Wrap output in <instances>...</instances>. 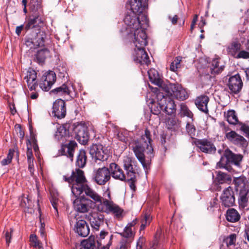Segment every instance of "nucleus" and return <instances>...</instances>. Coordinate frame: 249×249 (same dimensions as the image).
<instances>
[{"label": "nucleus", "instance_id": "f257e3e1", "mask_svg": "<svg viewBox=\"0 0 249 249\" xmlns=\"http://www.w3.org/2000/svg\"><path fill=\"white\" fill-rule=\"evenodd\" d=\"M150 131L146 129L141 138L129 143V147L147 172L150 169V160L154 156Z\"/></svg>", "mask_w": 249, "mask_h": 249}, {"label": "nucleus", "instance_id": "f03ea898", "mask_svg": "<svg viewBox=\"0 0 249 249\" xmlns=\"http://www.w3.org/2000/svg\"><path fill=\"white\" fill-rule=\"evenodd\" d=\"M63 178L65 181L72 184L71 192L75 197L81 195L84 192L87 196L91 199L92 197L90 193H92V192H96L86 184L87 180L84 173L79 169H76L75 171H73L70 177L63 176Z\"/></svg>", "mask_w": 249, "mask_h": 249}, {"label": "nucleus", "instance_id": "7ed1b4c3", "mask_svg": "<svg viewBox=\"0 0 249 249\" xmlns=\"http://www.w3.org/2000/svg\"><path fill=\"white\" fill-rule=\"evenodd\" d=\"M92 193H90L92 197L91 199L96 204V208L98 212H105L107 213H111L118 218L123 217L124 210L111 200L109 191L106 192L108 199L103 198L97 192H92Z\"/></svg>", "mask_w": 249, "mask_h": 249}, {"label": "nucleus", "instance_id": "20e7f679", "mask_svg": "<svg viewBox=\"0 0 249 249\" xmlns=\"http://www.w3.org/2000/svg\"><path fill=\"white\" fill-rule=\"evenodd\" d=\"M71 126L70 123H66L57 127L54 135L55 140L62 143L61 149L59 150L61 154L67 155L71 160H73L75 149L77 147V144L74 141H70L68 144H63L70 137L69 129Z\"/></svg>", "mask_w": 249, "mask_h": 249}, {"label": "nucleus", "instance_id": "39448f33", "mask_svg": "<svg viewBox=\"0 0 249 249\" xmlns=\"http://www.w3.org/2000/svg\"><path fill=\"white\" fill-rule=\"evenodd\" d=\"M243 158L242 155L234 154L229 148H227L224 151L223 156L221 157L220 161L217 162V166L219 168L225 169L231 173L236 174L237 173V171L232 167L231 164L240 167Z\"/></svg>", "mask_w": 249, "mask_h": 249}, {"label": "nucleus", "instance_id": "423d86ee", "mask_svg": "<svg viewBox=\"0 0 249 249\" xmlns=\"http://www.w3.org/2000/svg\"><path fill=\"white\" fill-rule=\"evenodd\" d=\"M233 183L235 190L239 193V200L245 203L248 201V195L249 193V182L244 176L234 178Z\"/></svg>", "mask_w": 249, "mask_h": 249}, {"label": "nucleus", "instance_id": "0eeeda50", "mask_svg": "<svg viewBox=\"0 0 249 249\" xmlns=\"http://www.w3.org/2000/svg\"><path fill=\"white\" fill-rule=\"evenodd\" d=\"M153 91L156 93L159 105L162 107L163 111L166 114L172 115L175 113L176 105L174 100L169 96H165L157 88H154Z\"/></svg>", "mask_w": 249, "mask_h": 249}, {"label": "nucleus", "instance_id": "6e6552de", "mask_svg": "<svg viewBox=\"0 0 249 249\" xmlns=\"http://www.w3.org/2000/svg\"><path fill=\"white\" fill-rule=\"evenodd\" d=\"M162 91L179 101H184L188 97L186 90L178 84H167Z\"/></svg>", "mask_w": 249, "mask_h": 249}, {"label": "nucleus", "instance_id": "1a4fd4ad", "mask_svg": "<svg viewBox=\"0 0 249 249\" xmlns=\"http://www.w3.org/2000/svg\"><path fill=\"white\" fill-rule=\"evenodd\" d=\"M89 154L92 158L102 161L107 160L109 157L107 147L101 144H93L90 146Z\"/></svg>", "mask_w": 249, "mask_h": 249}, {"label": "nucleus", "instance_id": "9d476101", "mask_svg": "<svg viewBox=\"0 0 249 249\" xmlns=\"http://www.w3.org/2000/svg\"><path fill=\"white\" fill-rule=\"evenodd\" d=\"M110 179L109 169L105 165L95 169L93 171V179L99 185H105Z\"/></svg>", "mask_w": 249, "mask_h": 249}, {"label": "nucleus", "instance_id": "9b49d317", "mask_svg": "<svg viewBox=\"0 0 249 249\" xmlns=\"http://www.w3.org/2000/svg\"><path fill=\"white\" fill-rule=\"evenodd\" d=\"M72 126L73 130L75 133V139L81 144H85L89 139L88 127L82 123L73 124Z\"/></svg>", "mask_w": 249, "mask_h": 249}, {"label": "nucleus", "instance_id": "f8f14e48", "mask_svg": "<svg viewBox=\"0 0 249 249\" xmlns=\"http://www.w3.org/2000/svg\"><path fill=\"white\" fill-rule=\"evenodd\" d=\"M220 199L222 206L225 207L233 206L235 204V196L232 188L229 186L224 189Z\"/></svg>", "mask_w": 249, "mask_h": 249}, {"label": "nucleus", "instance_id": "ddd939ff", "mask_svg": "<svg viewBox=\"0 0 249 249\" xmlns=\"http://www.w3.org/2000/svg\"><path fill=\"white\" fill-rule=\"evenodd\" d=\"M125 24L127 26L126 30L130 32H134L141 28L139 18L134 13H127L124 19Z\"/></svg>", "mask_w": 249, "mask_h": 249}, {"label": "nucleus", "instance_id": "4468645a", "mask_svg": "<svg viewBox=\"0 0 249 249\" xmlns=\"http://www.w3.org/2000/svg\"><path fill=\"white\" fill-rule=\"evenodd\" d=\"M73 201L74 210L79 213H85L89 210V202L91 200L85 196H78Z\"/></svg>", "mask_w": 249, "mask_h": 249}, {"label": "nucleus", "instance_id": "2eb2a0df", "mask_svg": "<svg viewBox=\"0 0 249 249\" xmlns=\"http://www.w3.org/2000/svg\"><path fill=\"white\" fill-rule=\"evenodd\" d=\"M225 137L231 142L237 146L245 147L248 144L245 138L234 131L231 130L229 132L226 133Z\"/></svg>", "mask_w": 249, "mask_h": 249}, {"label": "nucleus", "instance_id": "dca6fc26", "mask_svg": "<svg viewBox=\"0 0 249 249\" xmlns=\"http://www.w3.org/2000/svg\"><path fill=\"white\" fill-rule=\"evenodd\" d=\"M133 42L135 48H144L147 44V36L145 32L142 28L138 29L134 32Z\"/></svg>", "mask_w": 249, "mask_h": 249}, {"label": "nucleus", "instance_id": "f3484780", "mask_svg": "<svg viewBox=\"0 0 249 249\" xmlns=\"http://www.w3.org/2000/svg\"><path fill=\"white\" fill-rule=\"evenodd\" d=\"M195 144L202 152L213 154L216 151V148L213 143L207 139L197 140Z\"/></svg>", "mask_w": 249, "mask_h": 249}, {"label": "nucleus", "instance_id": "a211bd4d", "mask_svg": "<svg viewBox=\"0 0 249 249\" xmlns=\"http://www.w3.org/2000/svg\"><path fill=\"white\" fill-rule=\"evenodd\" d=\"M52 114L58 119H62L66 114V103L63 100H56L53 104Z\"/></svg>", "mask_w": 249, "mask_h": 249}, {"label": "nucleus", "instance_id": "6ab92c4d", "mask_svg": "<svg viewBox=\"0 0 249 249\" xmlns=\"http://www.w3.org/2000/svg\"><path fill=\"white\" fill-rule=\"evenodd\" d=\"M133 60L137 63L142 65H148L150 61L149 56L145 52L144 47L142 48H135L133 53Z\"/></svg>", "mask_w": 249, "mask_h": 249}, {"label": "nucleus", "instance_id": "aec40b11", "mask_svg": "<svg viewBox=\"0 0 249 249\" xmlns=\"http://www.w3.org/2000/svg\"><path fill=\"white\" fill-rule=\"evenodd\" d=\"M110 177L122 181H126V176L121 167L115 162L110 163L108 167Z\"/></svg>", "mask_w": 249, "mask_h": 249}, {"label": "nucleus", "instance_id": "412c9836", "mask_svg": "<svg viewBox=\"0 0 249 249\" xmlns=\"http://www.w3.org/2000/svg\"><path fill=\"white\" fill-rule=\"evenodd\" d=\"M228 87L230 91L233 93H237L243 86V82L239 74H236L230 77L228 81Z\"/></svg>", "mask_w": 249, "mask_h": 249}, {"label": "nucleus", "instance_id": "4be33fe9", "mask_svg": "<svg viewBox=\"0 0 249 249\" xmlns=\"http://www.w3.org/2000/svg\"><path fill=\"white\" fill-rule=\"evenodd\" d=\"M148 74L150 81L152 83L159 87L158 89L160 90V91L163 90L164 87H165L167 84H165L160 78L158 71L155 69H150L148 71Z\"/></svg>", "mask_w": 249, "mask_h": 249}, {"label": "nucleus", "instance_id": "5701e85b", "mask_svg": "<svg viewBox=\"0 0 249 249\" xmlns=\"http://www.w3.org/2000/svg\"><path fill=\"white\" fill-rule=\"evenodd\" d=\"M148 0H129V3L131 12L135 14H140L142 13L143 10L147 6Z\"/></svg>", "mask_w": 249, "mask_h": 249}, {"label": "nucleus", "instance_id": "b1692460", "mask_svg": "<svg viewBox=\"0 0 249 249\" xmlns=\"http://www.w3.org/2000/svg\"><path fill=\"white\" fill-rule=\"evenodd\" d=\"M74 230L78 235L83 237L87 236L90 231L88 224L85 220L82 219L77 221Z\"/></svg>", "mask_w": 249, "mask_h": 249}, {"label": "nucleus", "instance_id": "393cba45", "mask_svg": "<svg viewBox=\"0 0 249 249\" xmlns=\"http://www.w3.org/2000/svg\"><path fill=\"white\" fill-rule=\"evenodd\" d=\"M104 215L99 213H94L91 214L89 218V221L91 227L98 231L100 226L104 223Z\"/></svg>", "mask_w": 249, "mask_h": 249}, {"label": "nucleus", "instance_id": "a878e982", "mask_svg": "<svg viewBox=\"0 0 249 249\" xmlns=\"http://www.w3.org/2000/svg\"><path fill=\"white\" fill-rule=\"evenodd\" d=\"M209 98L207 95H200L197 97L195 101V104L198 109L205 114H208V104Z\"/></svg>", "mask_w": 249, "mask_h": 249}, {"label": "nucleus", "instance_id": "bb28decb", "mask_svg": "<svg viewBox=\"0 0 249 249\" xmlns=\"http://www.w3.org/2000/svg\"><path fill=\"white\" fill-rule=\"evenodd\" d=\"M71 87L66 84H64L61 86L51 90L49 92V94L52 95H67L69 96V98H71Z\"/></svg>", "mask_w": 249, "mask_h": 249}, {"label": "nucleus", "instance_id": "cd10ccee", "mask_svg": "<svg viewBox=\"0 0 249 249\" xmlns=\"http://www.w3.org/2000/svg\"><path fill=\"white\" fill-rule=\"evenodd\" d=\"M26 80L28 87L30 90L36 89V73L35 71H28L26 76L24 78Z\"/></svg>", "mask_w": 249, "mask_h": 249}, {"label": "nucleus", "instance_id": "c85d7f7f", "mask_svg": "<svg viewBox=\"0 0 249 249\" xmlns=\"http://www.w3.org/2000/svg\"><path fill=\"white\" fill-rule=\"evenodd\" d=\"M227 220L231 223H235L240 220L241 215L239 212L234 208L229 209L226 213Z\"/></svg>", "mask_w": 249, "mask_h": 249}, {"label": "nucleus", "instance_id": "c756f323", "mask_svg": "<svg viewBox=\"0 0 249 249\" xmlns=\"http://www.w3.org/2000/svg\"><path fill=\"white\" fill-rule=\"evenodd\" d=\"M209 67L211 74L215 75L221 72L224 70V66H219V59L215 58L210 63Z\"/></svg>", "mask_w": 249, "mask_h": 249}, {"label": "nucleus", "instance_id": "7c9ffc66", "mask_svg": "<svg viewBox=\"0 0 249 249\" xmlns=\"http://www.w3.org/2000/svg\"><path fill=\"white\" fill-rule=\"evenodd\" d=\"M50 192L51 195L50 202L54 209L56 214L58 215V212L57 208L59 205V202L60 201L58 197V193L57 191L54 188L50 189Z\"/></svg>", "mask_w": 249, "mask_h": 249}, {"label": "nucleus", "instance_id": "2f4dec72", "mask_svg": "<svg viewBox=\"0 0 249 249\" xmlns=\"http://www.w3.org/2000/svg\"><path fill=\"white\" fill-rule=\"evenodd\" d=\"M95 241L91 236L86 240L83 241L81 244L76 246V249H94Z\"/></svg>", "mask_w": 249, "mask_h": 249}, {"label": "nucleus", "instance_id": "473e14b6", "mask_svg": "<svg viewBox=\"0 0 249 249\" xmlns=\"http://www.w3.org/2000/svg\"><path fill=\"white\" fill-rule=\"evenodd\" d=\"M87 156L86 152L84 150H80L77 156L76 165L79 168L85 167L87 162Z\"/></svg>", "mask_w": 249, "mask_h": 249}, {"label": "nucleus", "instance_id": "72a5a7b5", "mask_svg": "<svg viewBox=\"0 0 249 249\" xmlns=\"http://www.w3.org/2000/svg\"><path fill=\"white\" fill-rule=\"evenodd\" d=\"M241 45L237 41L231 42L227 48V51L229 53L236 57L237 53L240 51Z\"/></svg>", "mask_w": 249, "mask_h": 249}, {"label": "nucleus", "instance_id": "f704fd0d", "mask_svg": "<svg viewBox=\"0 0 249 249\" xmlns=\"http://www.w3.org/2000/svg\"><path fill=\"white\" fill-rule=\"evenodd\" d=\"M179 115L180 117H184L186 116L192 119L193 121L194 114L191 112V111L188 108L187 106L183 103L181 104L180 105V112Z\"/></svg>", "mask_w": 249, "mask_h": 249}, {"label": "nucleus", "instance_id": "c9c22d12", "mask_svg": "<svg viewBox=\"0 0 249 249\" xmlns=\"http://www.w3.org/2000/svg\"><path fill=\"white\" fill-rule=\"evenodd\" d=\"M118 233L121 236L124 237V239H129L131 242H132L135 235V232L132 231V229L127 226L124 228L123 232Z\"/></svg>", "mask_w": 249, "mask_h": 249}, {"label": "nucleus", "instance_id": "e433bc0d", "mask_svg": "<svg viewBox=\"0 0 249 249\" xmlns=\"http://www.w3.org/2000/svg\"><path fill=\"white\" fill-rule=\"evenodd\" d=\"M227 120L228 123L231 124H239L238 118L236 115L235 111L233 110H229L227 114Z\"/></svg>", "mask_w": 249, "mask_h": 249}, {"label": "nucleus", "instance_id": "4c0bfd02", "mask_svg": "<svg viewBox=\"0 0 249 249\" xmlns=\"http://www.w3.org/2000/svg\"><path fill=\"white\" fill-rule=\"evenodd\" d=\"M216 179L218 183L222 184L225 182H231V178L230 175L219 171L217 172Z\"/></svg>", "mask_w": 249, "mask_h": 249}, {"label": "nucleus", "instance_id": "58836bf2", "mask_svg": "<svg viewBox=\"0 0 249 249\" xmlns=\"http://www.w3.org/2000/svg\"><path fill=\"white\" fill-rule=\"evenodd\" d=\"M46 52L47 50L43 49L38 51L36 53V58L37 62L41 65H44L45 63Z\"/></svg>", "mask_w": 249, "mask_h": 249}, {"label": "nucleus", "instance_id": "ea45409f", "mask_svg": "<svg viewBox=\"0 0 249 249\" xmlns=\"http://www.w3.org/2000/svg\"><path fill=\"white\" fill-rule=\"evenodd\" d=\"M31 245L36 249H44L42 243L37 239L36 235L32 234L30 236Z\"/></svg>", "mask_w": 249, "mask_h": 249}, {"label": "nucleus", "instance_id": "a19ab883", "mask_svg": "<svg viewBox=\"0 0 249 249\" xmlns=\"http://www.w3.org/2000/svg\"><path fill=\"white\" fill-rule=\"evenodd\" d=\"M56 80V74L52 71H48V91L54 84Z\"/></svg>", "mask_w": 249, "mask_h": 249}, {"label": "nucleus", "instance_id": "79ce46f5", "mask_svg": "<svg viewBox=\"0 0 249 249\" xmlns=\"http://www.w3.org/2000/svg\"><path fill=\"white\" fill-rule=\"evenodd\" d=\"M38 20H40V19H39V17L37 16L30 18L25 26V30H28L30 29L34 28L37 24V21Z\"/></svg>", "mask_w": 249, "mask_h": 249}, {"label": "nucleus", "instance_id": "37998d69", "mask_svg": "<svg viewBox=\"0 0 249 249\" xmlns=\"http://www.w3.org/2000/svg\"><path fill=\"white\" fill-rule=\"evenodd\" d=\"M15 153V150L13 149H10L8 151V154L6 158L4 159L1 161V164L2 166H5L10 164L13 158V155Z\"/></svg>", "mask_w": 249, "mask_h": 249}, {"label": "nucleus", "instance_id": "c03bdc74", "mask_svg": "<svg viewBox=\"0 0 249 249\" xmlns=\"http://www.w3.org/2000/svg\"><path fill=\"white\" fill-rule=\"evenodd\" d=\"M182 57L181 56H177L170 65V70L173 71H176L178 68L181 66L180 62Z\"/></svg>", "mask_w": 249, "mask_h": 249}, {"label": "nucleus", "instance_id": "a18cd8bd", "mask_svg": "<svg viewBox=\"0 0 249 249\" xmlns=\"http://www.w3.org/2000/svg\"><path fill=\"white\" fill-rule=\"evenodd\" d=\"M134 166H135V161L133 160L131 158L129 157L124 158L123 160V167L125 170Z\"/></svg>", "mask_w": 249, "mask_h": 249}, {"label": "nucleus", "instance_id": "49530a36", "mask_svg": "<svg viewBox=\"0 0 249 249\" xmlns=\"http://www.w3.org/2000/svg\"><path fill=\"white\" fill-rule=\"evenodd\" d=\"M127 178H131V179L135 178L138 174L136 166H132L125 170Z\"/></svg>", "mask_w": 249, "mask_h": 249}, {"label": "nucleus", "instance_id": "de8ad7c7", "mask_svg": "<svg viewBox=\"0 0 249 249\" xmlns=\"http://www.w3.org/2000/svg\"><path fill=\"white\" fill-rule=\"evenodd\" d=\"M131 242L129 239H122L115 249H127L129 247Z\"/></svg>", "mask_w": 249, "mask_h": 249}, {"label": "nucleus", "instance_id": "09e8293b", "mask_svg": "<svg viewBox=\"0 0 249 249\" xmlns=\"http://www.w3.org/2000/svg\"><path fill=\"white\" fill-rule=\"evenodd\" d=\"M186 129L188 134L191 137L195 136L196 129L193 124L188 122L186 124Z\"/></svg>", "mask_w": 249, "mask_h": 249}, {"label": "nucleus", "instance_id": "8fccbe9b", "mask_svg": "<svg viewBox=\"0 0 249 249\" xmlns=\"http://www.w3.org/2000/svg\"><path fill=\"white\" fill-rule=\"evenodd\" d=\"M178 121L174 118H169L166 121V125L168 129H172L177 125Z\"/></svg>", "mask_w": 249, "mask_h": 249}, {"label": "nucleus", "instance_id": "3c124183", "mask_svg": "<svg viewBox=\"0 0 249 249\" xmlns=\"http://www.w3.org/2000/svg\"><path fill=\"white\" fill-rule=\"evenodd\" d=\"M218 199L216 198H214L212 199L209 203V205L208 207V210L210 211L213 212L215 208H218Z\"/></svg>", "mask_w": 249, "mask_h": 249}, {"label": "nucleus", "instance_id": "603ef678", "mask_svg": "<svg viewBox=\"0 0 249 249\" xmlns=\"http://www.w3.org/2000/svg\"><path fill=\"white\" fill-rule=\"evenodd\" d=\"M47 81V72H45L43 74L39 82V87L43 91H47V86L45 84V82Z\"/></svg>", "mask_w": 249, "mask_h": 249}, {"label": "nucleus", "instance_id": "864d4df0", "mask_svg": "<svg viewBox=\"0 0 249 249\" xmlns=\"http://www.w3.org/2000/svg\"><path fill=\"white\" fill-rule=\"evenodd\" d=\"M161 110H163V108L159 105V100H158L157 104L154 105L153 107H151V112L154 114L159 115L160 114Z\"/></svg>", "mask_w": 249, "mask_h": 249}, {"label": "nucleus", "instance_id": "5fc2aeb1", "mask_svg": "<svg viewBox=\"0 0 249 249\" xmlns=\"http://www.w3.org/2000/svg\"><path fill=\"white\" fill-rule=\"evenodd\" d=\"M240 129L245 134L246 137L249 139V126L242 123H240Z\"/></svg>", "mask_w": 249, "mask_h": 249}, {"label": "nucleus", "instance_id": "6e6d98bb", "mask_svg": "<svg viewBox=\"0 0 249 249\" xmlns=\"http://www.w3.org/2000/svg\"><path fill=\"white\" fill-rule=\"evenodd\" d=\"M145 239L142 237H140L137 242L136 249H145Z\"/></svg>", "mask_w": 249, "mask_h": 249}, {"label": "nucleus", "instance_id": "4d7b16f0", "mask_svg": "<svg viewBox=\"0 0 249 249\" xmlns=\"http://www.w3.org/2000/svg\"><path fill=\"white\" fill-rule=\"evenodd\" d=\"M26 145H27V158H33L32 150L31 148V142L30 140L28 139L26 141Z\"/></svg>", "mask_w": 249, "mask_h": 249}, {"label": "nucleus", "instance_id": "13d9d810", "mask_svg": "<svg viewBox=\"0 0 249 249\" xmlns=\"http://www.w3.org/2000/svg\"><path fill=\"white\" fill-rule=\"evenodd\" d=\"M21 207L29 208L31 207V201L28 197H23L21 201Z\"/></svg>", "mask_w": 249, "mask_h": 249}, {"label": "nucleus", "instance_id": "bf43d9fd", "mask_svg": "<svg viewBox=\"0 0 249 249\" xmlns=\"http://www.w3.org/2000/svg\"><path fill=\"white\" fill-rule=\"evenodd\" d=\"M236 58H249V52L246 51H241L238 53L236 57Z\"/></svg>", "mask_w": 249, "mask_h": 249}, {"label": "nucleus", "instance_id": "052dcab7", "mask_svg": "<svg viewBox=\"0 0 249 249\" xmlns=\"http://www.w3.org/2000/svg\"><path fill=\"white\" fill-rule=\"evenodd\" d=\"M15 128L17 131V134L18 135L21 140H22L24 137V132L22 130L21 126L20 124H17L15 125Z\"/></svg>", "mask_w": 249, "mask_h": 249}, {"label": "nucleus", "instance_id": "680f3d73", "mask_svg": "<svg viewBox=\"0 0 249 249\" xmlns=\"http://www.w3.org/2000/svg\"><path fill=\"white\" fill-rule=\"evenodd\" d=\"M152 218L150 217V215L148 214H145L143 216V217L141 220V223L144 224V225L146 226L151 222Z\"/></svg>", "mask_w": 249, "mask_h": 249}, {"label": "nucleus", "instance_id": "e2e57ef3", "mask_svg": "<svg viewBox=\"0 0 249 249\" xmlns=\"http://www.w3.org/2000/svg\"><path fill=\"white\" fill-rule=\"evenodd\" d=\"M127 182L129 184L130 188L133 191L136 190L135 183L137 182V178L131 179V178H127Z\"/></svg>", "mask_w": 249, "mask_h": 249}, {"label": "nucleus", "instance_id": "0e129e2a", "mask_svg": "<svg viewBox=\"0 0 249 249\" xmlns=\"http://www.w3.org/2000/svg\"><path fill=\"white\" fill-rule=\"evenodd\" d=\"M13 230L12 229H10V231H5V238L6 240V244L8 246H9L10 243L11 242V239L12 237V232Z\"/></svg>", "mask_w": 249, "mask_h": 249}, {"label": "nucleus", "instance_id": "69168bd1", "mask_svg": "<svg viewBox=\"0 0 249 249\" xmlns=\"http://www.w3.org/2000/svg\"><path fill=\"white\" fill-rule=\"evenodd\" d=\"M41 226L39 229V232L40 233V236L42 238H44L45 240L46 239V230H45V223L44 222L42 223L41 220H40Z\"/></svg>", "mask_w": 249, "mask_h": 249}, {"label": "nucleus", "instance_id": "338daca9", "mask_svg": "<svg viewBox=\"0 0 249 249\" xmlns=\"http://www.w3.org/2000/svg\"><path fill=\"white\" fill-rule=\"evenodd\" d=\"M236 240V235L234 234H232L230 235L227 238V244L228 245H233Z\"/></svg>", "mask_w": 249, "mask_h": 249}, {"label": "nucleus", "instance_id": "774afa93", "mask_svg": "<svg viewBox=\"0 0 249 249\" xmlns=\"http://www.w3.org/2000/svg\"><path fill=\"white\" fill-rule=\"evenodd\" d=\"M118 138L119 140L125 142L127 141V138L122 132H119L118 134Z\"/></svg>", "mask_w": 249, "mask_h": 249}]
</instances>
